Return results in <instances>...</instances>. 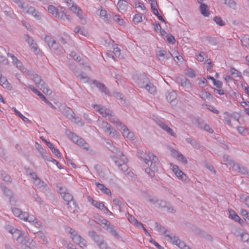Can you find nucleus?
<instances>
[{"label": "nucleus", "mask_w": 249, "mask_h": 249, "mask_svg": "<svg viewBox=\"0 0 249 249\" xmlns=\"http://www.w3.org/2000/svg\"><path fill=\"white\" fill-rule=\"evenodd\" d=\"M206 57V54L204 52H201L196 55V59L200 62H202Z\"/></svg>", "instance_id": "obj_45"}, {"label": "nucleus", "mask_w": 249, "mask_h": 249, "mask_svg": "<svg viewBox=\"0 0 249 249\" xmlns=\"http://www.w3.org/2000/svg\"><path fill=\"white\" fill-rule=\"evenodd\" d=\"M199 97L203 100L210 99L212 98L211 94L206 91H201L199 94Z\"/></svg>", "instance_id": "obj_28"}, {"label": "nucleus", "mask_w": 249, "mask_h": 249, "mask_svg": "<svg viewBox=\"0 0 249 249\" xmlns=\"http://www.w3.org/2000/svg\"><path fill=\"white\" fill-rule=\"evenodd\" d=\"M0 85H1L4 88L11 90L12 89V86L7 81L6 77L3 76L0 72Z\"/></svg>", "instance_id": "obj_15"}, {"label": "nucleus", "mask_w": 249, "mask_h": 249, "mask_svg": "<svg viewBox=\"0 0 249 249\" xmlns=\"http://www.w3.org/2000/svg\"><path fill=\"white\" fill-rule=\"evenodd\" d=\"M105 126L106 127L105 132L108 135L115 132V130L112 128L107 123H104Z\"/></svg>", "instance_id": "obj_29"}, {"label": "nucleus", "mask_w": 249, "mask_h": 249, "mask_svg": "<svg viewBox=\"0 0 249 249\" xmlns=\"http://www.w3.org/2000/svg\"><path fill=\"white\" fill-rule=\"evenodd\" d=\"M171 154L174 157L176 158L179 161L184 163H187V161L183 157V156L180 154H179L176 150L172 149L171 150Z\"/></svg>", "instance_id": "obj_18"}, {"label": "nucleus", "mask_w": 249, "mask_h": 249, "mask_svg": "<svg viewBox=\"0 0 249 249\" xmlns=\"http://www.w3.org/2000/svg\"><path fill=\"white\" fill-rule=\"evenodd\" d=\"M183 59L182 57L180 55H177L174 57V60L176 62L181 61Z\"/></svg>", "instance_id": "obj_63"}, {"label": "nucleus", "mask_w": 249, "mask_h": 249, "mask_svg": "<svg viewBox=\"0 0 249 249\" xmlns=\"http://www.w3.org/2000/svg\"><path fill=\"white\" fill-rule=\"evenodd\" d=\"M120 159L115 160V163L118 165L120 169L123 171H125L127 169V165H126L127 159L125 156L121 154Z\"/></svg>", "instance_id": "obj_9"}, {"label": "nucleus", "mask_w": 249, "mask_h": 249, "mask_svg": "<svg viewBox=\"0 0 249 249\" xmlns=\"http://www.w3.org/2000/svg\"><path fill=\"white\" fill-rule=\"evenodd\" d=\"M225 2L231 7H234L235 6V2L233 0H225Z\"/></svg>", "instance_id": "obj_51"}, {"label": "nucleus", "mask_w": 249, "mask_h": 249, "mask_svg": "<svg viewBox=\"0 0 249 249\" xmlns=\"http://www.w3.org/2000/svg\"><path fill=\"white\" fill-rule=\"evenodd\" d=\"M204 129L206 131H207V132H208L209 133H212L213 132V130L208 125H204Z\"/></svg>", "instance_id": "obj_60"}, {"label": "nucleus", "mask_w": 249, "mask_h": 249, "mask_svg": "<svg viewBox=\"0 0 249 249\" xmlns=\"http://www.w3.org/2000/svg\"><path fill=\"white\" fill-rule=\"evenodd\" d=\"M150 3L151 5V8L156 7L157 6V1L156 0H150Z\"/></svg>", "instance_id": "obj_61"}, {"label": "nucleus", "mask_w": 249, "mask_h": 249, "mask_svg": "<svg viewBox=\"0 0 249 249\" xmlns=\"http://www.w3.org/2000/svg\"><path fill=\"white\" fill-rule=\"evenodd\" d=\"M207 80H206V78H202V79H201V80L199 82V84L200 85H203L204 86H206L207 85Z\"/></svg>", "instance_id": "obj_55"}, {"label": "nucleus", "mask_w": 249, "mask_h": 249, "mask_svg": "<svg viewBox=\"0 0 249 249\" xmlns=\"http://www.w3.org/2000/svg\"><path fill=\"white\" fill-rule=\"evenodd\" d=\"M160 126L166 131L167 133L171 134L173 136H175V134L174 133L172 129H171L169 127H168L166 124L163 123H160Z\"/></svg>", "instance_id": "obj_27"}, {"label": "nucleus", "mask_w": 249, "mask_h": 249, "mask_svg": "<svg viewBox=\"0 0 249 249\" xmlns=\"http://www.w3.org/2000/svg\"><path fill=\"white\" fill-rule=\"evenodd\" d=\"M114 20L115 21L120 25H123L124 24V21L123 19L121 18L119 15H116L115 16Z\"/></svg>", "instance_id": "obj_42"}, {"label": "nucleus", "mask_w": 249, "mask_h": 249, "mask_svg": "<svg viewBox=\"0 0 249 249\" xmlns=\"http://www.w3.org/2000/svg\"><path fill=\"white\" fill-rule=\"evenodd\" d=\"M13 1L16 4H17L18 6L21 7V8H24V4L22 3L20 0H13Z\"/></svg>", "instance_id": "obj_54"}, {"label": "nucleus", "mask_w": 249, "mask_h": 249, "mask_svg": "<svg viewBox=\"0 0 249 249\" xmlns=\"http://www.w3.org/2000/svg\"><path fill=\"white\" fill-rule=\"evenodd\" d=\"M97 187L100 189L103 193L106 194L109 196L111 195V191L109 189L107 188L104 185L100 184L98 182L96 183Z\"/></svg>", "instance_id": "obj_21"}, {"label": "nucleus", "mask_w": 249, "mask_h": 249, "mask_svg": "<svg viewBox=\"0 0 249 249\" xmlns=\"http://www.w3.org/2000/svg\"><path fill=\"white\" fill-rule=\"evenodd\" d=\"M59 193L64 199V200L69 204L70 202L72 200V196L67 192V190L63 187H61L59 189Z\"/></svg>", "instance_id": "obj_11"}, {"label": "nucleus", "mask_w": 249, "mask_h": 249, "mask_svg": "<svg viewBox=\"0 0 249 249\" xmlns=\"http://www.w3.org/2000/svg\"><path fill=\"white\" fill-rule=\"evenodd\" d=\"M176 96H177V94H176V92L174 91H172L168 93V94L166 95V98L168 101L171 102V101H173L174 99H175L176 98Z\"/></svg>", "instance_id": "obj_31"}, {"label": "nucleus", "mask_w": 249, "mask_h": 249, "mask_svg": "<svg viewBox=\"0 0 249 249\" xmlns=\"http://www.w3.org/2000/svg\"><path fill=\"white\" fill-rule=\"evenodd\" d=\"M240 213L246 222L249 224V213L246 210L242 209L241 210Z\"/></svg>", "instance_id": "obj_33"}, {"label": "nucleus", "mask_w": 249, "mask_h": 249, "mask_svg": "<svg viewBox=\"0 0 249 249\" xmlns=\"http://www.w3.org/2000/svg\"><path fill=\"white\" fill-rule=\"evenodd\" d=\"M113 53L116 56H119L120 55V49L118 48L117 45H115L113 46Z\"/></svg>", "instance_id": "obj_49"}, {"label": "nucleus", "mask_w": 249, "mask_h": 249, "mask_svg": "<svg viewBox=\"0 0 249 249\" xmlns=\"http://www.w3.org/2000/svg\"><path fill=\"white\" fill-rule=\"evenodd\" d=\"M181 86L183 87H188L190 85L189 81L187 79H185L181 83Z\"/></svg>", "instance_id": "obj_53"}, {"label": "nucleus", "mask_w": 249, "mask_h": 249, "mask_svg": "<svg viewBox=\"0 0 249 249\" xmlns=\"http://www.w3.org/2000/svg\"><path fill=\"white\" fill-rule=\"evenodd\" d=\"M91 236L92 237L93 240L98 244V246L101 249H104L106 247V244L104 243L102 239H101L99 235L96 234L94 232H91Z\"/></svg>", "instance_id": "obj_12"}, {"label": "nucleus", "mask_w": 249, "mask_h": 249, "mask_svg": "<svg viewBox=\"0 0 249 249\" xmlns=\"http://www.w3.org/2000/svg\"><path fill=\"white\" fill-rule=\"evenodd\" d=\"M18 114H19L18 116H19L24 122L27 123L29 121V120L27 118L23 116L22 114H21L20 113H18Z\"/></svg>", "instance_id": "obj_56"}, {"label": "nucleus", "mask_w": 249, "mask_h": 249, "mask_svg": "<svg viewBox=\"0 0 249 249\" xmlns=\"http://www.w3.org/2000/svg\"><path fill=\"white\" fill-rule=\"evenodd\" d=\"M71 56L76 61L79 62L80 64L84 65L85 64L84 60H81V59H79V56L77 55L75 52H72L71 53Z\"/></svg>", "instance_id": "obj_37"}, {"label": "nucleus", "mask_w": 249, "mask_h": 249, "mask_svg": "<svg viewBox=\"0 0 249 249\" xmlns=\"http://www.w3.org/2000/svg\"><path fill=\"white\" fill-rule=\"evenodd\" d=\"M241 239L244 242L249 241V234L247 233H243L241 235Z\"/></svg>", "instance_id": "obj_46"}, {"label": "nucleus", "mask_w": 249, "mask_h": 249, "mask_svg": "<svg viewBox=\"0 0 249 249\" xmlns=\"http://www.w3.org/2000/svg\"><path fill=\"white\" fill-rule=\"evenodd\" d=\"M229 217L234 220V221L238 222L240 225L243 226L245 225L244 221L237 215L236 213L232 210L229 211Z\"/></svg>", "instance_id": "obj_14"}, {"label": "nucleus", "mask_w": 249, "mask_h": 249, "mask_svg": "<svg viewBox=\"0 0 249 249\" xmlns=\"http://www.w3.org/2000/svg\"><path fill=\"white\" fill-rule=\"evenodd\" d=\"M154 29L156 31H158L159 30H160L161 29V26L160 25V24L157 22V23H156L155 24H154Z\"/></svg>", "instance_id": "obj_62"}, {"label": "nucleus", "mask_w": 249, "mask_h": 249, "mask_svg": "<svg viewBox=\"0 0 249 249\" xmlns=\"http://www.w3.org/2000/svg\"><path fill=\"white\" fill-rule=\"evenodd\" d=\"M9 232L14 238H17L18 242L21 244L20 249H36L31 246L33 240L27 234L16 229L10 230Z\"/></svg>", "instance_id": "obj_2"}, {"label": "nucleus", "mask_w": 249, "mask_h": 249, "mask_svg": "<svg viewBox=\"0 0 249 249\" xmlns=\"http://www.w3.org/2000/svg\"><path fill=\"white\" fill-rule=\"evenodd\" d=\"M96 107L97 110L100 114L105 117H108L107 119L110 122L116 124L117 129L122 131L124 137L129 139H132L133 138V133L130 132L125 125H123L121 122H119L117 119L111 115L107 114L106 111L103 108H100L98 106H96Z\"/></svg>", "instance_id": "obj_1"}, {"label": "nucleus", "mask_w": 249, "mask_h": 249, "mask_svg": "<svg viewBox=\"0 0 249 249\" xmlns=\"http://www.w3.org/2000/svg\"><path fill=\"white\" fill-rule=\"evenodd\" d=\"M134 6L135 8H138L141 10L142 11L146 12V8L144 6V4L143 2H141L138 0H136L134 1Z\"/></svg>", "instance_id": "obj_24"}, {"label": "nucleus", "mask_w": 249, "mask_h": 249, "mask_svg": "<svg viewBox=\"0 0 249 249\" xmlns=\"http://www.w3.org/2000/svg\"><path fill=\"white\" fill-rule=\"evenodd\" d=\"M241 105L242 107H248L249 108V101H243L241 102Z\"/></svg>", "instance_id": "obj_64"}, {"label": "nucleus", "mask_w": 249, "mask_h": 249, "mask_svg": "<svg viewBox=\"0 0 249 249\" xmlns=\"http://www.w3.org/2000/svg\"><path fill=\"white\" fill-rule=\"evenodd\" d=\"M65 2L69 10L81 19L84 18L82 10L72 0H65Z\"/></svg>", "instance_id": "obj_6"}, {"label": "nucleus", "mask_w": 249, "mask_h": 249, "mask_svg": "<svg viewBox=\"0 0 249 249\" xmlns=\"http://www.w3.org/2000/svg\"><path fill=\"white\" fill-rule=\"evenodd\" d=\"M214 21L219 25L222 26L225 25L224 22L220 17H216L214 18Z\"/></svg>", "instance_id": "obj_48"}, {"label": "nucleus", "mask_w": 249, "mask_h": 249, "mask_svg": "<svg viewBox=\"0 0 249 249\" xmlns=\"http://www.w3.org/2000/svg\"><path fill=\"white\" fill-rule=\"evenodd\" d=\"M29 11L28 12H31L32 15L35 17H36L37 16V12L32 7L30 8Z\"/></svg>", "instance_id": "obj_59"}, {"label": "nucleus", "mask_w": 249, "mask_h": 249, "mask_svg": "<svg viewBox=\"0 0 249 249\" xmlns=\"http://www.w3.org/2000/svg\"><path fill=\"white\" fill-rule=\"evenodd\" d=\"M187 75L189 76V77H194L196 76V74H195V72L192 71V70H191V71H188L187 72Z\"/></svg>", "instance_id": "obj_57"}, {"label": "nucleus", "mask_w": 249, "mask_h": 249, "mask_svg": "<svg viewBox=\"0 0 249 249\" xmlns=\"http://www.w3.org/2000/svg\"><path fill=\"white\" fill-rule=\"evenodd\" d=\"M164 39H166V40L172 44H174L176 42V39L175 37L172 35H167L164 37Z\"/></svg>", "instance_id": "obj_40"}, {"label": "nucleus", "mask_w": 249, "mask_h": 249, "mask_svg": "<svg viewBox=\"0 0 249 249\" xmlns=\"http://www.w3.org/2000/svg\"><path fill=\"white\" fill-rule=\"evenodd\" d=\"M29 88L36 95H37L43 101L48 104H51L46 98V97L33 86H29Z\"/></svg>", "instance_id": "obj_17"}, {"label": "nucleus", "mask_w": 249, "mask_h": 249, "mask_svg": "<svg viewBox=\"0 0 249 249\" xmlns=\"http://www.w3.org/2000/svg\"><path fill=\"white\" fill-rule=\"evenodd\" d=\"M36 237L41 239L44 244H47L48 243L47 237L45 236V235H44V234L42 232L40 231L37 232Z\"/></svg>", "instance_id": "obj_36"}, {"label": "nucleus", "mask_w": 249, "mask_h": 249, "mask_svg": "<svg viewBox=\"0 0 249 249\" xmlns=\"http://www.w3.org/2000/svg\"><path fill=\"white\" fill-rule=\"evenodd\" d=\"M171 240V241L174 244L176 245L180 249H187L188 247L186 246L185 243L181 241L178 237H169Z\"/></svg>", "instance_id": "obj_13"}, {"label": "nucleus", "mask_w": 249, "mask_h": 249, "mask_svg": "<svg viewBox=\"0 0 249 249\" xmlns=\"http://www.w3.org/2000/svg\"><path fill=\"white\" fill-rule=\"evenodd\" d=\"M230 72L232 75H233L235 77L241 76L240 73L237 70L233 68H231L230 69Z\"/></svg>", "instance_id": "obj_43"}, {"label": "nucleus", "mask_w": 249, "mask_h": 249, "mask_svg": "<svg viewBox=\"0 0 249 249\" xmlns=\"http://www.w3.org/2000/svg\"><path fill=\"white\" fill-rule=\"evenodd\" d=\"M166 51L165 50H160L157 52V56L159 58H161L163 57H164L166 54Z\"/></svg>", "instance_id": "obj_50"}, {"label": "nucleus", "mask_w": 249, "mask_h": 249, "mask_svg": "<svg viewBox=\"0 0 249 249\" xmlns=\"http://www.w3.org/2000/svg\"><path fill=\"white\" fill-rule=\"evenodd\" d=\"M145 89L151 94H154L156 92V87L150 83L146 85Z\"/></svg>", "instance_id": "obj_32"}, {"label": "nucleus", "mask_w": 249, "mask_h": 249, "mask_svg": "<svg viewBox=\"0 0 249 249\" xmlns=\"http://www.w3.org/2000/svg\"><path fill=\"white\" fill-rule=\"evenodd\" d=\"M88 200L91 202L92 205L95 207L103 211L105 213H111L109 210L105 206L104 203L102 202H98L96 200L93 199L90 196L88 197Z\"/></svg>", "instance_id": "obj_8"}, {"label": "nucleus", "mask_w": 249, "mask_h": 249, "mask_svg": "<svg viewBox=\"0 0 249 249\" xmlns=\"http://www.w3.org/2000/svg\"><path fill=\"white\" fill-rule=\"evenodd\" d=\"M128 7V2L125 0H119L118 1L117 7L119 12H125Z\"/></svg>", "instance_id": "obj_16"}, {"label": "nucleus", "mask_w": 249, "mask_h": 249, "mask_svg": "<svg viewBox=\"0 0 249 249\" xmlns=\"http://www.w3.org/2000/svg\"><path fill=\"white\" fill-rule=\"evenodd\" d=\"M237 130H238V132L241 134H244L246 131L245 128L242 126L238 127Z\"/></svg>", "instance_id": "obj_58"}, {"label": "nucleus", "mask_w": 249, "mask_h": 249, "mask_svg": "<svg viewBox=\"0 0 249 249\" xmlns=\"http://www.w3.org/2000/svg\"><path fill=\"white\" fill-rule=\"evenodd\" d=\"M128 220L133 225L136 226L139 228H142L143 230L146 231V229L143 227L142 224L139 223L137 220L132 215H128Z\"/></svg>", "instance_id": "obj_19"}, {"label": "nucleus", "mask_w": 249, "mask_h": 249, "mask_svg": "<svg viewBox=\"0 0 249 249\" xmlns=\"http://www.w3.org/2000/svg\"><path fill=\"white\" fill-rule=\"evenodd\" d=\"M93 84L97 86V87L99 89V90H100L103 92H105V93H107L106 87L104 84L101 83H98L97 81H94Z\"/></svg>", "instance_id": "obj_34"}, {"label": "nucleus", "mask_w": 249, "mask_h": 249, "mask_svg": "<svg viewBox=\"0 0 249 249\" xmlns=\"http://www.w3.org/2000/svg\"><path fill=\"white\" fill-rule=\"evenodd\" d=\"M48 11L54 17L62 20H70L71 19V17L66 14V10L64 7H60V9H58L54 6L51 5L48 6Z\"/></svg>", "instance_id": "obj_4"}, {"label": "nucleus", "mask_w": 249, "mask_h": 249, "mask_svg": "<svg viewBox=\"0 0 249 249\" xmlns=\"http://www.w3.org/2000/svg\"><path fill=\"white\" fill-rule=\"evenodd\" d=\"M33 80L35 83V84L38 87L39 84H42V82H44L41 79L40 76L38 75L35 74L33 75Z\"/></svg>", "instance_id": "obj_39"}, {"label": "nucleus", "mask_w": 249, "mask_h": 249, "mask_svg": "<svg viewBox=\"0 0 249 249\" xmlns=\"http://www.w3.org/2000/svg\"><path fill=\"white\" fill-rule=\"evenodd\" d=\"M133 21L135 23H138L142 21V16L140 13L136 14L133 18Z\"/></svg>", "instance_id": "obj_30"}, {"label": "nucleus", "mask_w": 249, "mask_h": 249, "mask_svg": "<svg viewBox=\"0 0 249 249\" xmlns=\"http://www.w3.org/2000/svg\"><path fill=\"white\" fill-rule=\"evenodd\" d=\"M213 85L218 88H221L222 86V83L219 80H215L213 82Z\"/></svg>", "instance_id": "obj_52"}, {"label": "nucleus", "mask_w": 249, "mask_h": 249, "mask_svg": "<svg viewBox=\"0 0 249 249\" xmlns=\"http://www.w3.org/2000/svg\"><path fill=\"white\" fill-rule=\"evenodd\" d=\"M201 13L205 17H208L210 15L208 6L204 3H201L200 6Z\"/></svg>", "instance_id": "obj_23"}, {"label": "nucleus", "mask_w": 249, "mask_h": 249, "mask_svg": "<svg viewBox=\"0 0 249 249\" xmlns=\"http://www.w3.org/2000/svg\"><path fill=\"white\" fill-rule=\"evenodd\" d=\"M70 232L71 234V239L72 241L77 245H78L81 248L84 249L87 246L86 241L82 238L81 236L78 235L74 230L71 229Z\"/></svg>", "instance_id": "obj_7"}, {"label": "nucleus", "mask_w": 249, "mask_h": 249, "mask_svg": "<svg viewBox=\"0 0 249 249\" xmlns=\"http://www.w3.org/2000/svg\"><path fill=\"white\" fill-rule=\"evenodd\" d=\"M71 138L72 141L78 145L84 146L85 148H87L86 146H84V142L83 139L79 138L76 135L73 133L71 134Z\"/></svg>", "instance_id": "obj_20"}, {"label": "nucleus", "mask_w": 249, "mask_h": 249, "mask_svg": "<svg viewBox=\"0 0 249 249\" xmlns=\"http://www.w3.org/2000/svg\"><path fill=\"white\" fill-rule=\"evenodd\" d=\"M99 17L105 20H107L108 19L107 12L105 10L101 9L100 10Z\"/></svg>", "instance_id": "obj_41"}, {"label": "nucleus", "mask_w": 249, "mask_h": 249, "mask_svg": "<svg viewBox=\"0 0 249 249\" xmlns=\"http://www.w3.org/2000/svg\"><path fill=\"white\" fill-rule=\"evenodd\" d=\"M8 55L11 57L13 60L14 65L18 68L21 69L22 67L21 63L14 55L11 53H8Z\"/></svg>", "instance_id": "obj_25"}, {"label": "nucleus", "mask_w": 249, "mask_h": 249, "mask_svg": "<svg viewBox=\"0 0 249 249\" xmlns=\"http://www.w3.org/2000/svg\"><path fill=\"white\" fill-rule=\"evenodd\" d=\"M71 56L76 61L79 62L80 64L84 65L85 64L84 60H81V59H79V56L77 55L75 52H72L71 53Z\"/></svg>", "instance_id": "obj_38"}, {"label": "nucleus", "mask_w": 249, "mask_h": 249, "mask_svg": "<svg viewBox=\"0 0 249 249\" xmlns=\"http://www.w3.org/2000/svg\"><path fill=\"white\" fill-rule=\"evenodd\" d=\"M149 159H145V162L150 168L145 169V172L150 177H153L155 175V172H157L158 167L156 166V163L158 161V158L151 152L148 153Z\"/></svg>", "instance_id": "obj_5"}, {"label": "nucleus", "mask_w": 249, "mask_h": 249, "mask_svg": "<svg viewBox=\"0 0 249 249\" xmlns=\"http://www.w3.org/2000/svg\"><path fill=\"white\" fill-rule=\"evenodd\" d=\"M48 146L50 148L52 152L57 157H61V153L59 150L55 148L54 145L52 143H48Z\"/></svg>", "instance_id": "obj_26"}, {"label": "nucleus", "mask_w": 249, "mask_h": 249, "mask_svg": "<svg viewBox=\"0 0 249 249\" xmlns=\"http://www.w3.org/2000/svg\"><path fill=\"white\" fill-rule=\"evenodd\" d=\"M243 45L249 49V38L248 37H244L241 39Z\"/></svg>", "instance_id": "obj_44"}, {"label": "nucleus", "mask_w": 249, "mask_h": 249, "mask_svg": "<svg viewBox=\"0 0 249 249\" xmlns=\"http://www.w3.org/2000/svg\"><path fill=\"white\" fill-rule=\"evenodd\" d=\"M12 212L16 216L24 221L29 222L37 228L41 226V222L38 221L34 215L29 214L27 212H22L17 208L13 209Z\"/></svg>", "instance_id": "obj_3"}, {"label": "nucleus", "mask_w": 249, "mask_h": 249, "mask_svg": "<svg viewBox=\"0 0 249 249\" xmlns=\"http://www.w3.org/2000/svg\"><path fill=\"white\" fill-rule=\"evenodd\" d=\"M45 40L50 47H53V44H55V41L49 36L46 37Z\"/></svg>", "instance_id": "obj_47"}, {"label": "nucleus", "mask_w": 249, "mask_h": 249, "mask_svg": "<svg viewBox=\"0 0 249 249\" xmlns=\"http://www.w3.org/2000/svg\"><path fill=\"white\" fill-rule=\"evenodd\" d=\"M74 32L76 33H79L81 35L86 36L88 35L87 31L83 29H81L79 27H76L74 29Z\"/></svg>", "instance_id": "obj_35"}, {"label": "nucleus", "mask_w": 249, "mask_h": 249, "mask_svg": "<svg viewBox=\"0 0 249 249\" xmlns=\"http://www.w3.org/2000/svg\"><path fill=\"white\" fill-rule=\"evenodd\" d=\"M38 87L46 94H51L52 93L51 90L48 89L47 85L45 82H42V84H39Z\"/></svg>", "instance_id": "obj_22"}, {"label": "nucleus", "mask_w": 249, "mask_h": 249, "mask_svg": "<svg viewBox=\"0 0 249 249\" xmlns=\"http://www.w3.org/2000/svg\"><path fill=\"white\" fill-rule=\"evenodd\" d=\"M170 165L172 167V170L178 178L182 181H185L187 179L186 175L184 174L177 165H173L171 163Z\"/></svg>", "instance_id": "obj_10"}]
</instances>
